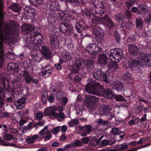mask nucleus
I'll return each instance as SVG.
<instances>
[{"instance_id":"f257e3e1","label":"nucleus","mask_w":151,"mask_h":151,"mask_svg":"<svg viewBox=\"0 0 151 151\" xmlns=\"http://www.w3.org/2000/svg\"><path fill=\"white\" fill-rule=\"evenodd\" d=\"M73 67L70 71L69 76L70 79H73L75 82L80 83L81 80V76L80 72L81 69L84 73L91 71L94 69L95 65L94 62L91 60H84L82 58L76 59L74 62Z\"/></svg>"},{"instance_id":"f03ea898","label":"nucleus","mask_w":151,"mask_h":151,"mask_svg":"<svg viewBox=\"0 0 151 151\" xmlns=\"http://www.w3.org/2000/svg\"><path fill=\"white\" fill-rule=\"evenodd\" d=\"M87 84L85 86V91L88 93L93 95L89 94L87 97L86 96V106L91 110L96 109L95 104L98 101L99 98L96 96H97L99 88H98L96 84L93 83L92 79L88 78Z\"/></svg>"},{"instance_id":"7ed1b4c3","label":"nucleus","mask_w":151,"mask_h":151,"mask_svg":"<svg viewBox=\"0 0 151 151\" xmlns=\"http://www.w3.org/2000/svg\"><path fill=\"white\" fill-rule=\"evenodd\" d=\"M71 12L69 11L64 12L61 11L58 13V17L60 20L63 22L61 23L59 25L60 31L69 36L73 32L72 25L68 24L69 21L71 18Z\"/></svg>"},{"instance_id":"20e7f679","label":"nucleus","mask_w":151,"mask_h":151,"mask_svg":"<svg viewBox=\"0 0 151 151\" xmlns=\"http://www.w3.org/2000/svg\"><path fill=\"white\" fill-rule=\"evenodd\" d=\"M9 8L15 12H19L23 9V17L26 19L35 18L36 15L35 9L30 6H25V7L23 6L22 8L20 5L17 3H15L10 5Z\"/></svg>"},{"instance_id":"39448f33","label":"nucleus","mask_w":151,"mask_h":151,"mask_svg":"<svg viewBox=\"0 0 151 151\" xmlns=\"http://www.w3.org/2000/svg\"><path fill=\"white\" fill-rule=\"evenodd\" d=\"M10 31H4L2 29V25L0 24V48H3V43L4 40L10 39L11 36L18 37L19 32L14 23L11 24L9 27Z\"/></svg>"},{"instance_id":"423d86ee","label":"nucleus","mask_w":151,"mask_h":151,"mask_svg":"<svg viewBox=\"0 0 151 151\" xmlns=\"http://www.w3.org/2000/svg\"><path fill=\"white\" fill-rule=\"evenodd\" d=\"M30 62L29 60L21 63L20 69L22 72L23 73V76L27 83L29 84L32 82L35 84H37L39 82L38 80L36 78H34L30 75L29 73L31 65Z\"/></svg>"},{"instance_id":"0eeeda50","label":"nucleus","mask_w":151,"mask_h":151,"mask_svg":"<svg viewBox=\"0 0 151 151\" xmlns=\"http://www.w3.org/2000/svg\"><path fill=\"white\" fill-rule=\"evenodd\" d=\"M43 40L42 35L37 32H34L30 34V42H27V40L26 41L25 46L31 49L37 47L40 45Z\"/></svg>"},{"instance_id":"6e6552de","label":"nucleus","mask_w":151,"mask_h":151,"mask_svg":"<svg viewBox=\"0 0 151 151\" xmlns=\"http://www.w3.org/2000/svg\"><path fill=\"white\" fill-rule=\"evenodd\" d=\"M14 88L9 89V93L11 95L10 97L7 98L6 99V101L9 102L13 103L15 104V101L16 100L15 95H17L19 93L22 88V83L19 81H12Z\"/></svg>"},{"instance_id":"1a4fd4ad","label":"nucleus","mask_w":151,"mask_h":151,"mask_svg":"<svg viewBox=\"0 0 151 151\" xmlns=\"http://www.w3.org/2000/svg\"><path fill=\"white\" fill-rule=\"evenodd\" d=\"M101 69H94L92 73L93 78L95 80L103 81L107 84H109L110 80L108 78L109 75L104 73Z\"/></svg>"},{"instance_id":"9d476101","label":"nucleus","mask_w":151,"mask_h":151,"mask_svg":"<svg viewBox=\"0 0 151 151\" xmlns=\"http://www.w3.org/2000/svg\"><path fill=\"white\" fill-rule=\"evenodd\" d=\"M71 60V55L69 52L66 50L63 51L59 57V63H56L55 65V68L58 70H61L62 67L60 64L65 63L66 65H68L70 64V61Z\"/></svg>"},{"instance_id":"9b49d317","label":"nucleus","mask_w":151,"mask_h":151,"mask_svg":"<svg viewBox=\"0 0 151 151\" xmlns=\"http://www.w3.org/2000/svg\"><path fill=\"white\" fill-rule=\"evenodd\" d=\"M108 55L112 62L118 63L123 55V51L120 48L113 49L110 50Z\"/></svg>"},{"instance_id":"f8f14e48","label":"nucleus","mask_w":151,"mask_h":151,"mask_svg":"<svg viewBox=\"0 0 151 151\" xmlns=\"http://www.w3.org/2000/svg\"><path fill=\"white\" fill-rule=\"evenodd\" d=\"M131 11L133 13L143 17L147 13L148 9L146 4H140L137 7H133Z\"/></svg>"},{"instance_id":"ddd939ff","label":"nucleus","mask_w":151,"mask_h":151,"mask_svg":"<svg viewBox=\"0 0 151 151\" xmlns=\"http://www.w3.org/2000/svg\"><path fill=\"white\" fill-rule=\"evenodd\" d=\"M105 31L99 27H96L93 31L95 35V42L99 45L101 44V42L104 35Z\"/></svg>"},{"instance_id":"4468645a","label":"nucleus","mask_w":151,"mask_h":151,"mask_svg":"<svg viewBox=\"0 0 151 151\" xmlns=\"http://www.w3.org/2000/svg\"><path fill=\"white\" fill-rule=\"evenodd\" d=\"M97 94L98 96H104L108 99H111L114 97V95L111 89H105L102 86L99 88Z\"/></svg>"},{"instance_id":"2eb2a0df","label":"nucleus","mask_w":151,"mask_h":151,"mask_svg":"<svg viewBox=\"0 0 151 151\" xmlns=\"http://www.w3.org/2000/svg\"><path fill=\"white\" fill-rule=\"evenodd\" d=\"M102 45L91 43L86 47V50L91 54L93 55H96L99 51H101L102 48L101 46Z\"/></svg>"},{"instance_id":"dca6fc26","label":"nucleus","mask_w":151,"mask_h":151,"mask_svg":"<svg viewBox=\"0 0 151 151\" xmlns=\"http://www.w3.org/2000/svg\"><path fill=\"white\" fill-rule=\"evenodd\" d=\"M138 58H137L143 62L147 66L151 67V54H146L141 52L139 55Z\"/></svg>"},{"instance_id":"f3484780","label":"nucleus","mask_w":151,"mask_h":151,"mask_svg":"<svg viewBox=\"0 0 151 151\" xmlns=\"http://www.w3.org/2000/svg\"><path fill=\"white\" fill-rule=\"evenodd\" d=\"M109 59L108 56L104 53L99 54L98 58V63L101 68L106 69V66L109 63Z\"/></svg>"},{"instance_id":"a211bd4d","label":"nucleus","mask_w":151,"mask_h":151,"mask_svg":"<svg viewBox=\"0 0 151 151\" xmlns=\"http://www.w3.org/2000/svg\"><path fill=\"white\" fill-rule=\"evenodd\" d=\"M57 110V108L56 107L53 108L51 111L47 115L49 116L51 119H53L52 117H54L57 118L58 121H61L62 119H65V114L63 112H60L58 113H57L56 112Z\"/></svg>"},{"instance_id":"6ab92c4d","label":"nucleus","mask_w":151,"mask_h":151,"mask_svg":"<svg viewBox=\"0 0 151 151\" xmlns=\"http://www.w3.org/2000/svg\"><path fill=\"white\" fill-rule=\"evenodd\" d=\"M128 63L129 68L132 70H134L136 68H140L141 67L145 65L140 60L135 59H130L128 61Z\"/></svg>"},{"instance_id":"aec40b11","label":"nucleus","mask_w":151,"mask_h":151,"mask_svg":"<svg viewBox=\"0 0 151 151\" xmlns=\"http://www.w3.org/2000/svg\"><path fill=\"white\" fill-rule=\"evenodd\" d=\"M94 7L96 9L97 17H99L103 16L106 12V6L102 2H100L96 4H94Z\"/></svg>"},{"instance_id":"412c9836","label":"nucleus","mask_w":151,"mask_h":151,"mask_svg":"<svg viewBox=\"0 0 151 151\" xmlns=\"http://www.w3.org/2000/svg\"><path fill=\"white\" fill-rule=\"evenodd\" d=\"M7 70L10 73H17L20 70L18 64L13 62H9L6 66Z\"/></svg>"},{"instance_id":"4be33fe9","label":"nucleus","mask_w":151,"mask_h":151,"mask_svg":"<svg viewBox=\"0 0 151 151\" xmlns=\"http://www.w3.org/2000/svg\"><path fill=\"white\" fill-rule=\"evenodd\" d=\"M101 20L109 30L112 29L114 26V23L107 15L102 17Z\"/></svg>"},{"instance_id":"5701e85b","label":"nucleus","mask_w":151,"mask_h":151,"mask_svg":"<svg viewBox=\"0 0 151 151\" xmlns=\"http://www.w3.org/2000/svg\"><path fill=\"white\" fill-rule=\"evenodd\" d=\"M40 52L42 56L46 59H50L52 57V53L50 49L47 46L42 45L41 46Z\"/></svg>"},{"instance_id":"b1692460","label":"nucleus","mask_w":151,"mask_h":151,"mask_svg":"<svg viewBox=\"0 0 151 151\" xmlns=\"http://www.w3.org/2000/svg\"><path fill=\"white\" fill-rule=\"evenodd\" d=\"M34 29L33 26L26 24H23L21 27L22 32L24 35L30 34Z\"/></svg>"},{"instance_id":"393cba45","label":"nucleus","mask_w":151,"mask_h":151,"mask_svg":"<svg viewBox=\"0 0 151 151\" xmlns=\"http://www.w3.org/2000/svg\"><path fill=\"white\" fill-rule=\"evenodd\" d=\"M109 84H110L112 88L116 90L118 92L122 91L124 88L123 84L121 82L119 81H114L111 83L109 82Z\"/></svg>"},{"instance_id":"a878e982","label":"nucleus","mask_w":151,"mask_h":151,"mask_svg":"<svg viewBox=\"0 0 151 151\" xmlns=\"http://www.w3.org/2000/svg\"><path fill=\"white\" fill-rule=\"evenodd\" d=\"M80 129L81 131V136L85 137L89 134L92 130V127L89 125H86L82 127Z\"/></svg>"},{"instance_id":"bb28decb","label":"nucleus","mask_w":151,"mask_h":151,"mask_svg":"<svg viewBox=\"0 0 151 151\" xmlns=\"http://www.w3.org/2000/svg\"><path fill=\"white\" fill-rule=\"evenodd\" d=\"M129 50L130 54L132 56H135L139 54V48L134 44H132L129 46Z\"/></svg>"},{"instance_id":"cd10ccee","label":"nucleus","mask_w":151,"mask_h":151,"mask_svg":"<svg viewBox=\"0 0 151 151\" xmlns=\"http://www.w3.org/2000/svg\"><path fill=\"white\" fill-rule=\"evenodd\" d=\"M26 98H21L18 99L15 103V105L17 109H21L24 107L26 101Z\"/></svg>"},{"instance_id":"c85d7f7f","label":"nucleus","mask_w":151,"mask_h":151,"mask_svg":"<svg viewBox=\"0 0 151 151\" xmlns=\"http://www.w3.org/2000/svg\"><path fill=\"white\" fill-rule=\"evenodd\" d=\"M6 96V94L4 90L1 87H0V113L2 110V107L4 104V98Z\"/></svg>"},{"instance_id":"c756f323","label":"nucleus","mask_w":151,"mask_h":151,"mask_svg":"<svg viewBox=\"0 0 151 151\" xmlns=\"http://www.w3.org/2000/svg\"><path fill=\"white\" fill-rule=\"evenodd\" d=\"M117 63L110 62L106 66V69H107L108 70H109L111 72H115L119 68Z\"/></svg>"},{"instance_id":"7c9ffc66","label":"nucleus","mask_w":151,"mask_h":151,"mask_svg":"<svg viewBox=\"0 0 151 151\" xmlns=\"http://www.w3.org/2000/svg\"><path fill=\"white\" fill-rule=\"evenodd\" d=\"M57 18V16H56L55 14H52L50 15L49 18H48L49 27H53L54 26V22L56 21Z\"/></svg>"},{"instance_id":"2f4dec72","label":"nucleus","mask_w":151,"mask_h":151,"mask_svg":"<svg viewBox=\"0 0 151 151\" xmlns=\"http://www.w3.org/2000/svg\"><path fill=\"white\" fill-rule=\"evenodd\" d=\"M47 6H49V9L52 11H56L60 9L59 4L57 1L52 2L50 4H47Z\"/></svg>"},{"instance_id":"473e14b6","label":"nucleus","mask_w":151,"mask_h":151,"mask_svg":"<svg viewBox=\"0 0 151 151\" xmlns=\"http://www.w3.org/2000/svg\"><path fill=\"white\" fill-rule=\"evenodd\" d=\"M4 54L3 48H0V76H2L3 73L1 71L2 67L4 61Z\"/></svg>"},{"instance_id":"72a5a7b5","label":"nucleus","mask_w":151,"mask_h":151,"mask_svg":"<svg viewBox=\"0 0 151 151\" xmlns=\"http://www.w3.org/2000/svg\"><path fill=\"white\" fill-rule=\"evenodd\" d=\"M5 7V5L3 3L2 0H0V20H1V23L2 25V20L4 18V9Z\"/></svg>"},{"instance_id":"f704fd0d","label":"nucleus","mask_w":151,"mask_h":151,"mask_svg":"<svg viewBox=\"0 0 151 151\" xmlns=\"http://www.w3.org/2000/svg\"><path fill=\"white\" fill-rule=\"evenodd\" d=\"M50 43L53 50L55 49L58 48L59 46V42L56 38L52 37L50 39Z\"/></svg>"},{"instance_id":"c9c22d12","label":"nucleus","mask_w":151,"mask_h":151,"mask_svg":"<svg viewBox=\"0 0 151 151\" xmlns=\"http://www.w3.org/2000/svg\"><path fill=\"white\" fill-rule=\"evenodd\" d=\"M134 24L131 21H128L122 23L121 27L124 30H129L133 27Z\"/></svg>"},{"instance_id":"e433bc0d","label":"nucleus","mask_w":151,"mask_h":151,"mask_svg":"<svg viewBox=\"0 0 151 151\" xmlns=\"http://www.w3.org/2000/svg\"><path fill=\"white\" fill-rule=\"evenodd\" d=\"M1 84L3 88L6 90H7V91L9 92V89L14 88L13 85L12 88H10V82L7 80L4 79L1 81Z\"/></svg>"},{"instance_id":"4c0bfd02","label":"nucleus","mask_w":151,"mask_h":151,"mask_svg":"<svg viewBox=\"0 0 151 151\" xmlns=\"http://www.w3.org/2000/svg\"><path fill=\"white\" fill-rule=\"evenodd\" d=\"M74 28L78 33H81L85 28V26L80 23L77 22L74 25Z\"/></svg>"},{"instance_id":"58836bf2","label":"nucleus","mask_w":151,"mask_h":151,"mask_svg":"<svg viewBox=\"0 0 151 151\" xmlns=\"http://www.w3.org/2000/svg\"><path fill=\"white\" fill-rule=\"evenodd\" d=\"M110 110L109 107L104 105L99 109L100 114L102 115H106L110 112Z\"/></svg>"},{"instance_id":"ea45409f","label":"nucleus","mask_w":151,"mask_h":151,"mask_svg":"<svg viewBox=\"0 0 151 151\" xmlns=\"http://www.w3.org/2000/svg\"><path fill=\"white\" fill-rule=\"evenodd\" d=\"M94 4H92V6L89 9L88 12H86V15L90 16L91 15H93L98 17H97V12L96 9L93 6Z\"/></svg>"},{"instance_id":"a19ab883","label":"nucleus","mask_w":151,"mask_h":151,"mask_svg":"<svg viewBox=\"0 0 151 151\" xmlns=\"http://www.w3.org/2000/svg\"><path fill=\"white\" fill-rule=\"evenodd\" d=\"M125 135L124 132L121 131L119 133L114 135V139L116 141H119L123 139Z\"/></svg>"},{"instance_id":"79ce46f5","label":"nucleus","mask_w":151,"mask_h":151,"mask_svg":"<svg viewBox=\"0 0 151 151\" xmlns=\"http://www.w3.org/2000/svg\"><path fill=\"white\" fill-rule=\"evenodd\" d=\"M39 136L37 134H35L32 137L27 138L26 139V142L29 144H32L35 142V139H39Z\"/></svg>"},{"instance_id":"37998d69","label":"nucleus","mask_w":151,"mask_h":151,"mask_svg":"<svg viewBox=\"0 0 151 151\" xmlns=\"http://www.w3.org/2000/svg\"><path fill=\"white\" fill-rule=\"evenodd\" d=\"M65 2L67 4L69 3L73 7L79 6L80 4L78 0H66Z\"/></svg>"},{"instance_id":"c03bdc74","label":"nucleus","mask_w":151,"mask_h":151,"mask_svg":"<svg viewBox=\"0 0 151 151\" xmlns=\"http://www.w3.org/2000/svg\"><path fill=\"white\" fill-rule=\"evenodd\" d=\"M115 19L116 21L121 22L122 23L124 20L125 19V17L124 14L119 13L115 15Z\"/></svg>"},{"instance_id":"a18cd8bd","label":"nucleus","mask_w":151,"mask_h":151,"mask_svg":"<svg viewBox=\"0 0 151 151\" xmlns=\"http://www.w3.org/2000/svg\"><path fill=\"white\" fill-rule=\"evenodd\" d=\"M30 3L34 6H38L42 4H44L43 0H29Z\"/></svg>"},{"instance_id":"49530a36","label":"nucleus","mask_w":151,"mask_h":151,"mask_svg":"<svg viewBox=\"0 0 151 151\" xmlns=\"http://www.w3.org/2000/svg\"><path fill=\"white\" fill-rule=\"evenodd\" d=\"M136 26L139 29H141L143 25V21L141 19L137 18L136 19Z\"/></svg>"},{"instance_id":"de8ad7c7","label":"nucleus","mask_w":151,"mask_h":151,"mask_svg":"<svg viewBox=\"0 0 151 151\" xmlns=\"http://www.w3.org/2000/svg\"><path fill=\"white\" fill-rule=\"evenodd\" d=\"M32 58L35 61L39 63L42 60L43 58V56L41 54H36L35 55L32 56Z\"/></svg>"},{"instance_id":"09e8293b","label":"nucleus","mask_w":151,"mask_h":151,"mask_svg":"<svg viewBox=\"0 0 151 151\" xmlns=\"http://www.w3.org/2000/svg\"><path fill=\"white\" fill-rule=\"evenodd\" d=\"M64 92L61 91H58L56 93V99L58 101H61L62 98L65 96Z\"/></svg>"},{"instance_id":"8fccbe9b","label":"nucleus","mask_w":151,"mask_h":151,"mask_svg":"<svg viewBox=\"0 0 151 151\" xmlns=\"http://www.w3.org/2000/svg\"><path fill=\"white\" fill-rule=\"evenodd\" d=\"M52 70L50 69L42 71V77L43 78H46L50 76L52 73Z\"/></svg>"},{"instance_id":"3c124183","label":"nucleus","mask_w":151,"mask_h":151,"mask_svg":"<svg viewBox=\"0 0 151 151\" xmlns=\"http://www.w3.org/2000/svg\"><path fill=\"white\" fill-rule=\"evenodd\" d=\"M79 121L78 119L75 118L72 119L69 122L68 124L70 127H73L79 124Z\"/></svg>"},{"instance_id":"603ef678","label":"nucleus","mask_w":151,"mask_h":151,"mask_svg":"<svg viewBox=\"0 0 151 151\" xmlns=\"http://www.w3.org/2000/svg\"><path fill=\"white\" fill-rule=\"evenodd\" d=\"M98 138V135H96V136H94V137H92L91 136L89 144L93 146L94 145L95 142L96 144L97 139Z\"/></svg>"},{"instance_id":"864d4df0","label":"nucleus","mask_w":151,"mask_h":151,"mask_svg":"<svg viewBox=\"0 0 151 151\" xmlns=\"http://www.w3.org/2000/svg\"><path fill=\"white\" fill-rule=\"evenodd\" d=\"M27 127L28 129L30 130L35 127L37 129L39 127L37 126L36 122L35 121H32L29 123L27 125Z\"/></svg>"},{"instance_id":"5fc2aeb1","label":"nucleus","mask_w":151,"mask_h":151,"mask_svg":"<svg viewBox=\"0 0 151 151\" xmlns=\"http://www.w3.org/2000/svg\"><path fill=\"white\" fill-rule=\"evenodd\" d=\"M71 43V40L70 38L66 39L65 42V44L66 45H67L69 50H72L73 48V45Z\"/></svg>"},{"instance_id":"6e6d98bb","label":"nucleus","mask_w":151,"mask_h":151,"mask_svg":"<svg viewBox=\"0 0 151 151\" xmlns=\"http://www.w3.org/2000/svg\"><path fill=\"white\" fill-rule=\"evenodd\" d=\"M45 94H42L41 97L42 101L44 104H46L47 99V91H45Z\"/></svg>"},{"instance_id":"4d7b16f0","label":"nucleus","mask_w":151,"mask_h":151,"mask_svg":"<svg viewBox=\"0 0 151 151\" xmlns=\"http://www.w3.org/2000/svg\"><path fill=\"white\" fill-rule=\"evenodd\" d=\"M136 2V0H129L125 2L126 6L127 8L130 9L134 4V3Z\"/></svg>"},{"instance_id":"13d9d810","label":"nucleus","mask_w":151,"mask_h":151,"mask_svg":"<svg viewBox=\"0 0 151 151\" xmlns=\"http://www.w3.org/2000/svg\"><path fill=\"white\" fill-rule=\"evenodd\" d=\"M113 35L115 37L116 41L118 42H120L121 37L120 35L118 33V31L115 30L113 32Z\"/></svg>"},{"instance_id":"bf43d9fd","label":"nucleus","mask_w":151,"mask_h":151,"mask_svg":"<svg viewBox=\"0 0 151 151\" xmlns=\"http://www.w3.org/2000/svg\"><path fill=\"white\" fill-rule=\"evenodd\" d=\"M110 1L116 7H119L121 6L120 0H110Z\"/></svg>"},{"instance_id":"052dcab7","label":"nucleus","mask_w":151,"mask_h":151,"mask_svg":"<svg viewBox=\"0 0 151 151\" xmlns=\"http://www.w3.org/2000/svg\"><path fill=\"white\" fill-rule=\"evenodd\" d=\"M123 76L124 79L126 80V82L128 80H131L132 76L129 72H127L124 73L123 75Z\"/></svg>"},{"instance_id":"680f3d73","label":"nucleus","mask_w":151,"mask_h":151,"mask_svg":"<svg viewBox=\"0 0 151 151\" xmlns=\"http://www.w3.org/2000/svg\"><path fill=\"white\" fill-rule=\"evenodd\" d=\"M124 14L125 18L126 17L128 20H130L132 19V14L130 10H127L126 13Z\"/></svg>"},{"instance_id":"e2e57ef3","label":"nucleus","mask_w":151,"mask_h":151,"mask_svg":"<svg viewBox=\"0 0 151 151\" xmlns=\"http://www.w3.org/2000/svg\"><path fill=\"white\" fill-rule=\"evenodd\" d=\"M5 141L1 139V138L0 137V145L3 146H14V144L12 143H4Z\"/></svg>"},{"instance_id":"0e129e2a","label":"nucleus","mask_w":151,"mask_h":151,"mask_svg":"<svg viewBox=\"0 0 151 151\" xmlns=\"http://www.w3.org/2000/svg\"><path fill=\"white\" fill-rule=\"evenodd\" d=\"M71 145L73 147H75L81 145V142L80 140H76L74 142H71Z\"/></svg>"},{"instance_id":"69168bd1","label":"nucleus","mask_w":151,"mask_h":151,"mask_svg":"<svg viewBox=\"0 0 151 151\" xmlns=\"http://www.w3.org/2000/svg\"><path fill=\"white\" fill-rule=\"evenodd\" d=\"M90 137H91V136L85 137L81 138V140L84 144H87L88 142L89 143Z\"/></svg>"},{"instance_id":"338daca9","label":"nucleus","mask_w":151,"mask_h":151,"mask_svg":"<svg viewBox=\"0 0 151 151\" xmlns=\"http://www.w3.org/2000/svg\"><path fill=\"white\" fill-rule=\"evenodd\" d=\"M115 99L117 101H126L125 99L121 95H117L115 96Z\"/></svg>"},{"instance_id":"774afa93","label":"nucleus","mask_w":151,"mask_h":151,"mask_svg":"<svg viewBox=\"0 0 151 151\" xmlns=\"http://www.w3.org/2000/svg\"><path fill=\"white\" fill-rule=\"evenodd\" d=\"M111 131L113 134L116 135L117 134L119 133L121 131L117 128L114 127L112 129Z\"/></svg>"}]
</instances>
